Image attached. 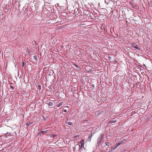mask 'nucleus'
I'll list each match as a JSON object with an SVG mask.
<instances>
[{"label": "nucleus", "instance_id": "10", "mask_svg": "<svg viewBox=\"0 0 152 152\" xmlns=\"http://www.w3.org/2000/svg\"><path fill=\"white\" fill-rule=\"evenodd\" d=\"M69 125H71L72 124V122H69Z\"/></svg>", "mask_w": 152, "mask_h": 152}, {"label": "nucleus", "instance_id": "8", "mask_svg": "<svg viewBox=\"0 0 152 152\" xmlns=\"http://www.w3.org/2000/svg\"><path fill=\"white\" fill-rule=\"evenodd\" d=\"M46 131H41V133L43 134H44L45 133H46Z\"/></svg>", "mask_w": 152, "mask_h": 152}, {"label": "nucleus", "instance_id": "16", "mask_svg": "<svg viewBox=\"0 0 152 152\" xmlns=\"http://www.w3.org/2000/svg\"><path fill=\"white\" fill-rule=\"evenodd\" d=\"M39 87H41L40 86V85H39Z\"/></svg>", "mask_w": 152, "mask_h": 152}, {"label": "nucleus", "instance_id": "3", "mask_svg": "<svg viewBox=\"0 0 152 152\" xmlns=\"http://www.w3.org/2000/svg\"><path fill=\"white\" fill-rule=\"evenodd\" d=\"M73 139L74 140H77L79 139V135H76L75 136L73 137Z\"/></svg>", "mask_w": 152, "mask_h": 152}, {"label": "nucleus", "instance_id": "9", "mask_svg": "<svg viewBox=\"0 0 152 152\" xmlns=\"http://www.w3.org/2000/svg\"><path fill=\"white\" fill-rule=\"evenodd\" d=\"M57 136V135L56 134H54L52 135L51 137H56Z\"/></svg>", "mask_w": 152, "mask_h": 152}, {"label": "nucleus", "instance_id": "12", "mask_svg": "<svg viewBox=\"0 0 152 152\" xmlns=\"http://www.w3.org/2000/svg\"><path fill=\"white\" fill-rule=\"evenodd\" d=\"M105 143L106 144V145H109L108 144L109 143V142H107V143Z\"/></svg>", "mask_w": 152, "mask_h": 152}, {"label": "nucleus", "instance_id": "15", "mask_svg": "<svg viewBox=\"0 0 152 152\" xmlns=\"http://www.w3.org/2000/svg\"><path fill=\"white\" fill-rule=\"evenodd\" d=\"M34 57H35V58H36V56H34Z\"/></svg>", "mask_w": 152, "mask_h": 152}, {"label": "nucleus", "instance_id": "13", "mask_svg": "<svg viewBox=\"0 0 152 152\" xmlns=\"http://www.w3.org/2000/svg\"><path fill=\"white\" fill-rule=\"evenodd\" d=\"M10 87L12 88V89H13V87L11 86H10Z\"/></svg>", "mask_w": 152, "mask_h": 152}, {"label": "nucleus", "instance_id": "14", "mask_svg": "<svg viewBox=\"0 0 152 152\" xmlns=\"http://www.w3.org/2000/svg\"><path fill=\"white\" fill-rule=\"evenodd\" d=\"M119 145H117V146H116V148Z\"/></svg>", "mask_w": 152, "mask_h": 152}, {"label": "nucleus", "instance_id": "4", "mask_svg": "<svg viewBox=\"0 0 152 152\" xmlns=\"http://www.w3.org/2000/svg\"><path fill=\"white\" fill-rule=\"evenodd\" d=\"M62 111L64 113H65L67 112V109H66V107H64L62 109Z\"/></svg>", "mask_w": 152, "mask_h": 152}, {"label": "nucleus", "instance_id": "7", "mask_svg": "<svg viewBox=\"0 0 152 152\" xmlns=\"http://www.w3.org/2000/svg\"><path fill=\"white\" fill-rule=\"evenodd\" d=\"M73 64L74 66H75L77 68H80L79 66L76 64Z\"/></svg>", "mask_w": 152, "mask_h": 152}, {"label": "nucleus", "instance_id": "5", "mask_svg": "<svg viewBox=\"0 0 152 152\" xmlns=\"http://www.w3.org/2000/svg\"><path fill=\"white\" fill-rule=\"evenodd\" d=\"M62 104H63V102H61L59 104H58L57 105V106L58 107H59L60 106H61V105H62Z\"/></svg>", "mask_w": 152, "mask_h": 152}, {"label": "nucleus", "instance_id": "11", "mask_svg": "<svg viewBox=\"0 0 152 152\" xmlns=\"http://www.w3.org/2000/svg\"><path fill=\"white\" fill-rule=\"evenodd\" d=\"M65 107H66V109H67V108H69V106H65Z\"/></svg>", "mask_w": 152, "mask_h": 152}, {"label": "nucleus", "instance_id": "1", "mask_svg": "<svg viewBox=\"0 0 152 152\" xmlns=\"http://www.w3.org/2000/svg\"><path fill=\"white\" fill-rule=\"evenodd\" d=\"M84 140H82L80 141L79 144V146H80V148H84Z\"/></svg>", "mask_w": 152, "mask_h": 152}, {"label": "nucleus", "instance_id": "2", "mask_svg": "<svg viewBox=\"0 0 152 152\" xmlns=\"http://www.w3.org/2000/svg\"><path fill=\"white\" fill-rule=\"evenodd\" d=\"M131 46L132 48L139 50L140 48L137 46V44L134 43H132L131 44Z\"/></svg>", "mask_w": 152, "mask_h": 152}, {"label": "nucleus", "instance_id": "6", "mask_svg": "<svg viewBox=\"0 0 152 152\" xmlns=\"http://www.w3.org/2000/svg\"><path fill=\"white\" fill-rule=\"evenodd\" d=\"M48 104L49 106H51L53 105V103L52 102H49L48 103Z\"/></svg>", "mask_w": 152, "mask_h": 152}]
</instances>
